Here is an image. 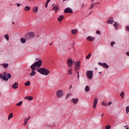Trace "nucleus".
Here are the masks:
<instances>
[{
  "mask_svg": "<svg viewBox=\"0 0 129 129\" xmlns=\"http://www.w3.org/2000/svg\"><path fill=\"white\" fill-rule=\"evenodd\" d=\"M77 33H78V29H74L72 30V34H73V35H76Z\"/></svg>",
  "mask_w": 129,
  "mask_h": 129,
  "instance_id": "nucleus-17",
  "label": "nucleus"
},
{
  "mask_svg": "<svg viewBox=\"0 0 129 129\" xmlns=\"http://www.w3.org/2000/svg\"><path fill=\"white\" fill-rule=\"evenodd\" d=\"M72 71H73V69H70L68 71V74H69L70 75H72Z\"/></svg>",
  "mask_w": 129,
  "mask_h": 129,
  "instance_id": "nucleus-34",
  "label": "nucleus"
},
{
  "mask_svg": "<svg viewBox=\"0 0 129 129\" xmlns=\"http://www.w3.org/2000/svg\"><path fill=\"white\" fill-rule=\"evenodd\" d=\"M111 104H112V102H109L108 103V106H109V105H111Z\"/></svg>",
  "mask_w": 129,
  "mask_h": 129,
  "instance_id": "nucleus-47",
  "label": "nucleus"
},
{
  "mask_svg": "<svg viewBox=\"0 0 129 129\" xmlns=\"http://www.w3.org/2000/svg\"><path fill=\"white\" fill-rule=\"evenodd\" d=\"M64 19V16L63 15H60L57 19L58 22H61Z\"/></svg>",
  "mask_w": 129,
  "mask_h": 129,
  "instance_id": "nucleus-21",
  "label": "nucleus"
},
{
  "mask_svg": "<svg viewBox=\"0 0 129 129\" xmlns=\"http://www.w3.org/2000/svg\"><path fill=\"white\" fill-rule=\"evenodd\" d=\"M72 96V94L71 93H68L66 95V99H68L70 97V96Z\"/></svg>",
  "mask_w": 129,
  "mask_h": 129,
  "instance_id": "nucleus-29",
  "label": "nucleus"
},
{
  "mask_svg": "<svg viewBox=\"0 0 129 129\" xmlns=\"http://www.w3.org/2000/svg\"><path fill=\"white\" fill-rule=\"evenodd\" d=\"M64 14H72L73 13V10H72V9L68 7L64 10Z\"/></svg>",
  "mask_w": 129,
  "mask_h": 129,
  "instance_id": "nucleus-8",
  "label": "nucleus"
},
{
  "mask_svg": "<svg viewBox=\"0 0 129 129\" xmlns=\"http://www.w3.org/2000/svg\"><path fill=\"white\" fill-rule=\"evenodd\" d=\"M103 67H104V68H106V69L109 68V66L105 62L103 63Z\"/></svg>",
  "mask_w": 129,
  "mask_h": 129,
  "instance_id": "nucleus-25",
  "label": "nucleus"
},
{
  "mask_svg": "<svg viewBox=\"0 0 129 129\" xmlns=\"http://www.w3.org/2000/svg\"><path fill=\"white\" fill-rule=\"evenodd\" d=\"M99 74H101V72H99Z\"/></svg>",
  "mask_w": 129,
  "mask_h": 129,
  "instance_id": "nucleus-59",
  "label": "nucleus"
},
{
  "mask_svg": "<svg viewBox=\"0 0 129 129\" xmlns=\"http://www.w3.org/2000/svg\"><path fill=\"white\" fill-rule=\"evenodd\" d=\"M98 65H100V66H103V63H102V62H98Z\"/></svg>",
  "mask_w": 129,
  "mask_h": 129,
  "instance_id": "nucleus-45",
  "label": "nucleus"
},
{
  "mask_svg": "<svg viewBox=\"0 0 129 129\" xmlns=\"http://www.w3.org/2000/svg\"><path fill=\"white\" fill-rule=\"evenodd\" d=\"M107 23L108 24H110V25H113V23H114V21L113 20V17L109 18L108 19Z\"/></svg>",
  "mask_w": 129,
  "mask_h": 129,
  "instance_id": "nucleus-10",
  "label": "nucleus"
},
{
  "mask_svg": "<svg viewBox=\"0 0 129 129\" xmlns=\"http://www.w3.org/2000/svg\"><path fill=\"white\" fill-rule=\"evenodd\" d=\"M94 39H95V38L92 37V36H89L87 37V41H90L91 42L93 41Z\"/></svg>",
  "mask_w": 129,
  "mask_h": 129,
  "instance_id": "nucleus-14",
  "label": "nucleus"
},
{
  "mask_svg": "<svg viewBox=\"0 0 129 129\" xmlns=\"http://www.w3.org/2000/svg\"><path fill=\"white\" fill-rule=\"evenodd\" d=\"M3 76L6 79V80H4L5 81H8L9 79H11V78H12V75H11V74H9L7 72H4Z\"/></svg>",
  "mask_w": 129,
  "mask_h": 129,
  "instance_id": "nucleus-5",
  "label": "nucleus"
},
{
  "mask_svg": "<svg viewBox=\"0 0 129 129\" xmlns=\"http://www.w3.org/2000/svg\"><path fill=\"white\" fill-rule=\"evenodd\" d=\"M75 66H76L77 67H81V61L80 60L78 61L76 64L75 65Z\"/></svg>",
  "mask_w": 129,
  "mask_h": 129,
  "instance_id": "nucleus-23",
  "label": "nucleus"
},
{
  "mask_svg": "<svg viewBox=\"0 0 129 129\" xmlns=\"http://www.w3.org/2000/svg\"><path fill=\"white\" fill-rule=\"evenodd\" d=\"M24 37L27 40H32L35 37V33L33 32H28L25 35Z\"/></svg>",
  "mask_w": 129,
  "mask_h": 129,
  "instance_id": "nucleus-3",
  "label": "nucleus"
},
{
  "mask_svg": "<svg viewBox=\"0 0 129 129\" xmlns=\"http://www.w3.org/2000/svg\"><path fill=\"white\" fill-rule=\"evenodd\" d=\"M79 99H78V98H73L71 102H73L74 104H77V103H78V101H79Z\"/></svg>",
  "mask_w": 129,
  "mask_h": 129,
  "instance_id": "nucleus-11",
  "label": "nucleus"
},
{
  "mask_svg": "<svg viewBox=\"0 0 129 129\" xmlns=\"http://www.w3.org/2000/svg\"><path fill=\"white\" fill-rule=\"evenodd\" d=\"M51 0H47L46 3L45 4V8H48V4L50 3Z\"/></svg>",
  "mask_w": 129,
  "mask_h": 129,
  "instance_id": "nucleus-38",
  "label": "nucleus"
},
{
  "mask_svg": "<svg viewBox=\"0 0 129 129\" xmlns=\"http://www.w3.org/2000/svg\"><path fill=\"white\" fill-rule=\"evenodd\" d=\"M103 115H104V114H103V113H102L101 114V116L102 117V116H103Z\"/></svg>",
  "mask_w": 129,
  "mask_h": 129,
  "instance_id": "nucleus-51",
  "label": "nucleus"
},
{
  "mask_svg": "<svg viewBox=\"0 0 129 129\" xmlns=\"http://www.w3.org/2000/svg\"><path fill=\"white\" fill-rule=\"evenodd\" d=\"M86 75L89 80L92 79L93 77V71H87L86 72Z\"/></svg>",
  "mask_w": 129,
  "mask_h": 129,
  "instance_id": "nucleus-6",
  "label": "nucleus"
},
{
  "mask_svg": "<svg viewBox=\"0 0 129 129\" xmlns=\"http://www.w3.org/2000/svg\"><path fill=\"white\" fill-rule=\"evenodd\" d=\"M52 6V7H54V6H55V4H53Z\"/></svg>",
  "mask_w": 129,
  "mask_h": 129,
  "instance_id": "nucleus-56",
  "label": "nucleus"
},
{
  "mask_svg": "<svg viewBox=\"0 0 129 129\" xmlns=\"http://www.w3.org/2000/svg\"><path fill=\"white\" fill-rule=\"evenodd\" d=\"M71 88H72V85H71L70 87V89H71Z\"/></svg>",
  "mask_w": 129,
  "mask_h": 129,
  "instance_id": "nucleus-53",
  "label": "nucleus"
},
{
  "mask_svg": "<svg viewBox=\"0 0 129 129\" xmlns=\"http://www.w3.org/2000/svg\"><path fill=\"white\" fill-rule=\"evenodd\" d=\"M96 34H97L98 35H100V31L99 30H97L96 32Z\"/></svg>",
  "mask_w": 129,
  "mask_h": 129,
  "instance_id": "nucleus-44",
  "label": "nucleus"
},
{
  "mask_svg": "<svg viewBox=\"0 0 129 129\" xmlns=\"http://www.w3.org/2000/svg\"><path fill=\"white\" fill-rule=\"evenodd\" d=\"M22 104H23V101H21L19 103H17L16 105L17 106H21Z\"/></svg>",
  "mask_w": 129,
  "mask_h": 129,
  "instance_id": "nucleus-33",
  "label": "nucleus"
},
{
  "mask_svg": "<svg viewBox=\"0 0 129 129\" xmlns=\"http://www.w3.org/2000/svg\"><path fill=\"white\" fill-rule=\"evenodd\" d=\"M30 118H31V116H29L27 119H25L24 124V125H26L27 124L28 122V120H29V119H30Z\"/></svg>",
  "mask_w": 129,
  "mask_h": 129,
  "instance_id": "nucleus-28",
  "label": "nucleus"
},
{
  "mask_svg": "<svg viewBox=\"0 0 129 129\" xmlns=\"http://www.w3.org/2000/svg\"><path fill=\"white\" fill-rule=\"evenodd\" d=\"M20 41H21V43H22V44H25V43H26V42H27V39L24 38H21L20 39Z\"/></svg>",
  "mask_w": 129,
  "mask_h": 129,
  "instance_id": "nucleus-20",
  "label": "nucleus"
},
{
  "mask_svg": "<svg viewBox=\"0 0 129 129\" xmlns=\"http://www.w3.org/2000/svg\"><path fill=\"white\" fill-rule=\"evenodd\" d=\"M33 12L34 14H37V13H38V7H37L36 6H35L33 8Z\"/></svg>",
  "mask_w": 129,
  "mask_h": 129,
  "instance_id": "nucleus-18",
  "label": "nucleus"
},
{
  "mask_svg": "<svg viewBox=\"0 0 129 129\" xmlns=\"http://www.w3.org/2000/svg\"><path fill=\"white\" fill-rule=\"evenodd\" d=\"M126 55H127V56H129V52H126Z\"/></svg>",
  "mask_w": 129,
  "mask_h": 129,
  "instance_id": "nucleus-49",
  "label": "nucleus"
},
{
  "mask_svg": "<svg viewBox=\"0 0 129 129\" xmlns=\"http://www.w3.org/2000/svg\"><path fill=\"white\" fill-rule=\"evenodd\" d=\"M85 92H89L90 91V88L89 86H86L85 88Z\"/></svg>",
  "mask_w": 129,
  "mask_h": 129,
  "instance_id": "nucleus-19",
  "label": "nucleus"
},
{
  "mask_svg": "<svg viewBox=\"0 0 129 129\" xmlns=\"http://www.w3.org/2000/svg\"><path fill=\"white\" fill-rule=\"evenodd\" d=\"M30 68L31 69V72L30 74V76L31 77H34L37 74V72H36V70H37L38 73L41 74V75H44V76H48L49 74H50V72L47 69H46L45 68H39V65L34 66L31 65L30 66Z\"/></svg>",
  "mask_w": 129,
  "mask_h": 129,
  "instance_id": "nucleus-1",
  "label": "nucleus"
},
{
  "mask_svg": "<svg viewBox=\"0 0 129 129\" xmlns=\"http://www.w3.org/2000/svg\"><path fill=\"white\" fill-rule=\"evenodd\" d=\"M113 45H115V41H112L110 43V46L113 47Z\"/></svg>",
  "mask_w": 129,
  "mask_h": 129,
  "instance_id": "nucleus-41",
  "label": "nucleus"
},
{
  "mask_svg": "<svg viewBox=\"0 0 129 129\" xmlns=\"http://www.w3.org/2000/svg\"><path fill=\"white\" fill-rule=\"evenodd\" d=\"M111 128V126L110 125H106L105 129H110Z\"/></svg>",
  "mask_w": 129,
  "mask_h": 129,
  "instance_id": "nucleus-42",
  "label": "nucleus"
},
{
  "mask_svg": "<svg viewBox=\"0 0 129 129\" xmlns=\"http://www.w3.org/2000/svg\"><path fill=\"white\" fill-rule=\"evenodd\" d=\"M95 6V4L91 3V6L89 8L90 10H91L92 9H93V8H94Z\"/></svg>",
  "mask_w": 129,
  "mask_h": 129,
  "instance_id": "nucleus-31",
  "label": "nucleus"
},
{
  "mask_svg": "<svg viewBox=\"0 0 129 129\" xmlns=\"http://www.w3.org/2000/svg\"><path fill=\"white\" fill-rule=\"evenodd\" d=\"M126 29L128 32H129V26H126Z\"/></svg>",
  "mask_w": 129,
  "mask_h": 129,
  "instance_id": "nucleus-48",
  "label": "nucleus"
},
{
  "mask_svg": "<svg viewBox=\"0 0 129 129\" xmlns=\"http://www.w3.org/2000/svg\"><path fill=\"white\" fill-rule=\"evenodd\" d=\"M29 2H34V1H35V0H29Z\"/></svg>",
  "mask_w": 129,
  "mask_h": 129,
  "instance_id": "nucleus-52",
  "label": "nucleus"
},
{
  "mask_svg": "<svg viewBox=\"0 0 129 129\" xmlns=\"http://www.w3.org/2000/svg\"><path fill=\"white\" fill-rule=\"evenodd\" d=\"M12 87L14 89H17L19 87V84L17 82H15L14 84L13 85Z\"/></svg>",
  "mask_w": 129,
  "mask_h": 129,
  "instance_id": "nucleus-16",
  "label": "nucleus"
},
{
  "mask_svg": "<svg viewBox=\"0 0 129 129\" xmlns=\"http://www.w3.org/2000/svg\"><path fill=\"white\" fill-rule=\"evenodd\" d=\"M82 6H83L82 8H83V7H84V4H83Z\"/></svg>",
  "mask_w": 129,
  "mask_h": 129,
  "instance_id": "nucleus-57",
  "label": "nucleus"
},
{
  "mask_svg": "<svg viewBox=\"0 0 129 129\" xmlns=\"http://www.w3.org/2000/svg\"><path fill=\"white\" fill-rule=\"evenodd\" d=\"M93 3H94V0H91Z\"/></svg>",
  "mask_w": 129,
  "mask_h": 129,
  "instance_id": "nucleus-55",
  "label": "nucleus"
},
{
  "mask_svg": "<svg viewBox=\"0 0 129 129\" xmlns=\"http://www.w3.org/2000/svg\"><path fill=\"white\" fill-rule=\"evenodd\" d=\"M52 44H53V42H51L50 44H49L50 46H51V45H52Z\"/></svg>",
  "mask_w": 129,
  "mask_h": 129,
  "instance_id": "nucleus-54",
  "label": "nucleus"
},
{
  "mask_svg": "<svg viewBox=\"0 0 129 129\" xmlns=\"http://www.w3.org/2000/svg\"><path fill=\"white\" fill-rule=\"evenodd\" d=\"M2 79L3 80H6V79L4 77H3V74H0V79Z\"/></svg>",
  "mask_w": 129,
  "mask_h": 129,
  "instance_id": "nucleus-39",
  "label": "nucleus"
},
{
  "mask_svg": "<svg viewBox=\"0 0 129 129\" xmlns=\"http://www.w3.org/2000/svg\"><path fill=\"white\" fill-rule=\"evenodd\" d=\"M1 66H3L4 67V69H7L9 67V63H1L0 64Z\"/></svg>",
  "mask_w": 129,
  "mask_h": 129,
  "instance_id": "nucleus-15",
  "label": "nucleus"
},
{
  "mask_svg": "<svg viewBox=\"0 0 129 129\" xmlns=\"http://www.w3.org/2000/svg\"><path fill=\"white\" fill-rule=\"evenodd\" d=\"M102 105H103L104 106H107V104L105 101H103L101 103Z\"/></svg>",
  "mask_w": 129,
  "mask_h": 129,
  "instance_id": "nucleus-37",
  "label": "nucleus"
},
{
  "mask_svg": "<svg viewBox=\"0 0 129 129\" xmlns=\"http://www.w3.org/2000/svg\"><path fill=\"white\" fill-rule=\"evenodd\" d=\"M12 24H15V22H12Z\"/></svg>",
  "mask_w": 129,
  "mask_h": 129,
  "instance_id": "nucleus-58",
  "label": "nucleus"
},
{
  "mask_svg": "<svg viewBox=\"0 0 129 129\" xmlns=\"http://www.w3.org/2000/svg\"><path fill=\"white\" fill-rule=\"evenodd\" d=\"M98 102V99H97V98H95L93 101V108H94V109H95V108H96V105H97Z\"/></svg>",
  "mask_w": 129,
  "mask_h": 129,
  "instance_id": "nucleus-9",
  "label": "nucleus"
},
{
  "mask_svg": "<svg viewBox=\"0 0 129 129\" xmlns=\"http://www.w3.org/2000/svg\"><path fill=\"white\" fill-rule=\"evenodd\" d=\"M18 8H20V6H22V4H20L19 3L16 4Z\"/></svg>",
  "mask_w": 129,
  "mask_h": 129,
  "instance_id": "nucleus-46",
  "label": "nucleus"
},
{
  "mask_svg": "<svg viewBox=\"0 0 129 129\" xmlns=\"http://www.w3.org/2000/svg\"><path fill=\"white\" fill-rule=\"evenodd\" d=\"M113 26L114 28H115V29L117 30V27H118V24L117 23V22H114Z\"/></svg>",
  "mask_w": 129,
  "mask_h": 129,
  "instance_id": "nucleus-32",
  "label": "nucleus"
},
{
  "mask_svg": "<svg viewBox=\"0 0 129 129\" xmlns=\"http://www.w3.org/2000/svg\"><path fill=\"white\" fill-rule=\"evenodd\" d=\"M24 85H25V86H30V85H31V82L28 81L24 84Z\"/></svg>",
  "mask_w": 129,
  "mask_h": 129,
  "instance_id": "nucleus-30",
  "label": "nucleus"
},
{
  "mask_svg": "<svg viewBox=\"0 0 129 129\" xmlns=\"http://www.w3.org/2000/svg\"><path fill=\"white\" fill-rule=\"evenodd\" d=\"M94 4H95V5H99V2H97V3H94Z\"/></svg>",
  "mask_w": 129,
  "mask_h": 129,
  "instance_id": "nucleus-50",
  "label": "nucleus"
},
{
  "mask_svg": "<svg viewBox=\"0 0 129 129\" xmlns=\"http://www.w3.org/2000/svg\"><path fill=\"white\" fill-rule=\"evenodd\" d=\"M30 10H31V7L29 6H26L24 8V11H25V12H28L30 11Z\"/></svg>",
  "mask_w": 129,
  "mask_h": 129,
  "instance_id": "nucleus-24",
  "label": "nucleus"
},
{
  "mask_svg": "<svg viewBox=\"0 0 129 129\" xmlns=\"http://www.w3.org/2000/svg\"><path fill=\"white\" fill-rule=\"evenodd\" d=\"M74 69L76 72H79L78 71H79V69H80V67H76L75 66Z\"/></svg>",
  "mask_w": 129,
  "mask_h": 129,
  "instance_id": "nucleus-27",
  "label": "nucleus"
},
{
  "mask_svg": "<svg viewBox=\"0 0 129 129\" xmlns=\"http://www.w3.org/2000/svg\"><path fill=\"white\" fill-rule=\"evenodd\" d=\"M77 73L78 74V80H79V79L80 78V77L79 76V72H77Z\"/></svg>",
  "mask_w": 129,
  "mask_h": 129,
  "instance_id": "nucleus-43",
  "label": "nucleus"
},
{
  "mask_svg": "<svg viewBox=\"0 0 129 129\" xmlns=\"http://www.w3.org/2000/svg\"><path fill=\"white\" fill-rule=\"evenodd\" d=\"M24 99H27V100H29V101H32L33 99H34V98L33 97V96H26L24 98Z\"/></svg>",
  "mask_w": 129,
  "mask_h": 129,
  "instance_id": "nucleus-12",
  "label": "nucleus"
},
{
  "mask_svg": "<svg viewBox=\"0 0 129 129\" xmlns=\"http://www.w3.org/2000/svg\"><path fill=\"white\" fill-rule=\"evenodd\" d=\"M91 57V53H89L88 55L86 56V59H89Z\"/></svg>",
  "mask_w": 129,
  "mask_h": 129,
  "instance_id": "nucleus-40",
  "label": "nucleus"
},
{
  "mask_svg": "<svg viewBox=\"0 0 129 129\" xmlns=\"http://www.w3.org/2000/svg\"><path fill=\"white\" fill-rule=\"evenodd\" d=\"M14 116V114H13V113H11L8 117V120H10V119H11V118H13V117Z\"/></svg>",
  "mask_w": 129,
  "mask_h": 129,
  "instance_id": "nucleus-22",
  "label": "nucleus"
},
{
  "mask_svg": "<svg viewBox=\"0 0 129 129\" xmlns=\"http://www.w3.org/2000/svg\"><path fill=\"white\" fill-rule=\"evenodd\" d=\"M56 96L57 98L60 99L62 98L65 94L64 91L61 89H59L55 92Z\"/></svg>",
  "mask_w": 129,
  "mask_h": 129,
  "instance_id": "nucleus-2",
  "label": "nucleus"
},
{
  "mask_svg": "<svg viewBox=\"0 0 129 129\" xmlns=\"http://www.w3.org/2000/svg\"><path fill=\"white\" fill-rule=\"evenodd\" d=\"M120 96L122 98H123V97H124V92H123V91H122L120 94Z\"/></svg>",
  "mask_w": 129,
  "mask_h": 129,
  "instance_id": "nucleus-36",
  "label": "nucleus"
},
{
  "mask_svg": "<svg viewBox=\"0 0 129 129\" xmlns=\"http://www.w3.org/2000/svg\"><path fill=\"white\" fill-rule=\"evenodd\" d=\"M4 38L5 39H6V40H7V41H9V40H10V36H9V34H6L4 36Z\"/></svg>",
  "mask_w": 129,
  "mask_h": 129,
  "instance_id": "nucleus-26",
  "label": "nucleus"
},
{
  "mask_svg": "<svg viewBox=\"0 0 129 129\" xmlns=\"http://www.w3.org/2000/svg\"><path fill=\"white\" fill-rule=\"evenodd\" d=\"M67 62L68 63V67H69L70 68H71V67L73 66V61H72V59L68 58Z\"/></svg>",
  "mask_w": 129,
  "mask_h": 129,
  "instance_id": "nucleus-7",
  "label": "nucleus"
},
{
  "mask_svg": "<svg viewBox=\"0 0 129 129\" xmlns=\"http://www.w3.org/2000/svg\"><path fill=\"white\" fill-rule=\"evenodd\" d=\"M126 113L128 114L129 113V106L126 107Z\"/></svg>",
  "mask_w": 129,
  "mask_h": 129,
  "instance_id": "nucleus-35",
  "label": "nucleus"
},
{
  "mask_svg": "<svg viewBox=\"0 0 129 129\" xmlns=\"http://www.w3.org/2000/svg\"><path fill=\"white\" fill-rule=\"evenodd\" d=\"M35 61L34 63H33L32 65H33L34 66H36L37 65H38V68H41V67L42 66V60L39 58H35Z\"/></svg>",
  "mask_w": 129,
  "mask_h": 129,
  "instance_id": "nucleus-4",
  "label": "nucleus"
},
{
  "mask_svg": "<svg viewBox=\"0 0 129 129\" xmlns=\"http://www.w3.org/2000/svg\"><path fill=\"white\" fill-rule=\"evenodd\" d=\"M59 7H58L57 5H55L54 7H52V11H55V13H57Z\"/></svg>",
  "mask_w": 129,
  "mask_h": 129,
  "instance_id": "nucleus-13",
  "label": "nucleus"
}]
</instances>
